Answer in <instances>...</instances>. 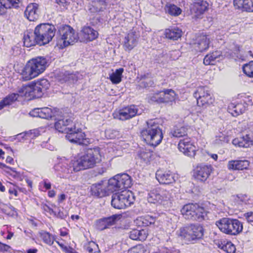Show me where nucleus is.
<instances>
[{
  "instance_id": "1",
  "label": "nucleus",
  "mask_w": 253,
  "mask_h": 253,
  "mask_svg": "<svg viewBox=\"0 0 253 253\" xmlns=\"http://www.w3.org/2000/svg\"><path fill=\"white\" fill-rule=\"evenodd\" d=\"M100 157L98 147L89 149L76 160L72 161L71 165L74 167V171L78 172L94 167L96 163L99 161Z\"/></svg>"
},
{
  "instance_id": "2",
  "label": "nucleus",
  "mask_w": 253,
  "mask_h": 253,
  "mask_svg": "<svg viewBox=\"0 0 253 253\" xmlns=\"http://www.w3.org/2000/svg\"><path fill=\"white\" fill-rule=\"evenodd\" d=\"M47 66L46 59L42 56L38 57L29 61L22 72L24 80H31L42 73Z\"/></svg>"
},
{
  "instance_id": "3",
  "label": "nucleus",
  "mask_w": 253,
  "mask_h": 253,
  "mask_svg": "<svg viewBox=\"0 0 253 253\" xmlns=\"http://www.w3.org/2000/svg\"><path fill=\"white\" fill-rule=\"evenodd\" d=\"M155 120H150L147 122V127L141 132V137L149 145L156 146L163 139L162 130Z\"/></svg>"
},
{
  "instance_id": "4",
  "label": "nucleus",
  "mask_w": 253,
  "mask_h": 253,
  "mask_svg": "<svg viewBox=\"0 0 253 253\" xmlns=\"http://www.w3.org/2000/svg\"><path fill=\"white\" fill-rule=\"evenodd\" d=\"M178 237L185 242H191L201 239L204 235V229L199 224H190L181 227L176 232Z\"/></svg>"
},
{
  "instance_id": "5",
  "label": "nucleus",
  "mask_w": 253,
  "mask_h": 253,
  "mask_svg": "<svg viewBox=\"0 0 253 253\" xmlns=\"http://www.w3.org/2000/svg\"><path fill=\"white\" fill-rule=\"evenodd\" d=\"M216 225L223 233L230 235H237L243 230L242 223L237 219L224 217L216 221Z\"/></svg>"
},
{
  "instance_id": "6",
  "label": "nucleus",
  "mask_w": 253,
  "mask_h": 253,
  "mask_svg": "<svg viewBox=\"0 0 253 253\" xmlns=\"http://www.w3.org/2000/svg\"><path fill=\"white\" fill-rule=\"evenodd\" d=\"M181 212L185 218L199 222L205 220L207 216L204 208L196 203L184 205L181 210Z\"/></svg>"
},
{
  "instance_id": "7",
  "label": "nucleus",
  "mask_w": 253,
  "mask_h": 253,
  "mask_svg": "<svg viewBox=\"0 0 253 253\" xmlns=\"http://www.w3.org/2000/svg\"><path fill=\"white\" fill-rule=\"evenodd\" d=\"M55 30V27L49 24H41L36 26L34 32L38 44L42 45L49 43L54 37Z\"/></svg>"
},
{
  "instance_id": "8",
  "label": "nucleus",
  "mask_w": 253,
  "mask_h": 253,
  "mask_svg": "<svg viewBox=\"0 0 253 253\" xmlns=\"http://www.w3.org/2000/svg\"><path fill=\"white\" fill-rule=\"evenodd\" d=\"M134 201L133 193L129 190H124L112 195L111 205L115 209H123L130 206Z\"/></svg>"
},
{
  "instance_id": "9",
  "label": "nucleus",
  "mask_w": 253,
  "mask_h": 253,
  "mask_svg": "<svg viewBox=\"0 0 253 253\" xmlns=\"http://www.w3.org/2000/svg\"><path fill=\"white\" fill-rule=\"evenodd\" d=\"M61 38L58 41V44L63 48L76 42L79 39L78 34L70 26L65 25L59 30Z\"/></svg>"
},
{
  "instance_id": "10",
  "label": "nucleus",
  "mask_w": 253,
  "mask_h": 253,
  "mask_svg": "<svg viewBox=\"0 0 253 253\" xmlns=\"http://www.w3.org/2000/svg\"><path fill=\"white\" fill-rule=\"evenodd\" d=\"M110 189L114 192L130 187L132 180L130 176L126 173L117 174L109 180Z\"/></svg>"
},
{
  "instance_id": "11",
  "label": "nucleus",
  "mask_w": 253,
  "mask_h": 253,
  "mask_svg": "<svg viewBox=\"0 0 253 253\" xmlns=\"http://www.w3.org/2000/svg\"><path fill=\"white\" fill-rule=\"evenodd\" d=\"M66 138L70 142L79 145H87L90 143V139L86 137L85 133L75 125L71 126L66 135Z\"/></svg>"
},
{
  "instance_id": "12",
  "label": "nucleus",
  "mask_w": 253,
  "mask_h": 253,
  "mask_svg": "<svg viewBox=\"0 0 253 253\" xmlns=\"http://www.w3.org/2000/svg\"><path fill=\"white\" fill-rule=\"evenodd\" d=\"M199 106H207L212 104V98L207 86H199L194 93Z\"/></svg>"
},
{
  "instance_id": "13",
  "label": "nucleus",
  "mask_w": 253,
  "mask_h": 253,
  "mask_svg": "<svg viewBox=\"0 0 253 253\" xmlns=\"http://www.w3.org/2000/svg\"><path fill=\"white\" fill-rule=\"evenodd\" d=\"M210 41L208 36L204 33H197L192 36L190 44L197 51L203 52L209 47Z\"/></svg>"
},
{
  "instance_id": "14",
  "label": "nucleus",
  "mask_w": 253,
  "mask_h": 253,
  "mask_svg": "<svg viewBox=\"0 0 253 253\" xmlns=\"http://www.w3.org/2000/svg\"><path fill=\"white\" fill-rule=\"evenodd\" d=\"M173 93L174 91L171 89L150 93L147 96L148 102L150 103L157 104L167 103L173 100Z\"/></svg>"
},
{
  "instance_id": "15",
  "label": "nucleus",
  "mask_w": 253,
  "mask_h": 253,
  "mask_svg": "<svg viewBox=\"0 0 253 253\" xmlns=\"http://www.w3.org/2000/svg\"><path fill=\"white\" fill-rule=\"evenodd\" d=\"M59 114H61V112L59 110H52L48 107L35 108L29 113L30 116L32 117H39L45 119H54Z\"/></svg>"
},
{
  "instance_id": "16",
  "label": "nucleus",
  "mask_w": 253,
  "mask_h": 253,
  "mask_svg": "<svg viewBox=\"0 0 253 253\" xmlns=\"http://www.w3.org/2000/svg\"><path fill=\"white\" fill-rule=\"evenodd\" d=\"M109 180L108 181H100L92 184L90 187V193L92 195L97 197H103L108 195L110 192H113L110 189Z\"/></svg>"
},
{
  "instance_id": "17",
  "label": "nucleus",
  "mask_w": 253,
  "mask_h": 253,
  "mask_svg": "<svg viewBox=\"0 0 253 253\" xmlns=\"http://www.w3.org/2000/svg\"><path fill=\"white\" fill-rule=\"evenodd\" d=\"M178 149L185 155L190 157H194L196 154V147L188 136L179 140Z\"/></svg>"
},
{
  "instance_id": "18",
  "label": "nucleus",
  "mask_w": 253,
  "mask_h": 253,
  "mask_svg": "<svg viewBox=\"0 0 253 253\" xmlns=\"http://www.w3.org/2000/svg\"><path fill=\"white\" fill-rule=\"evenodd\" d=\"M137 108L135 105H130L120 110L114 117L120 120L125 121L132 118L137 113Z\"/></svg>"
},
{
  "instance_id": "19",
  "label": "nucleus",
  "mask_w": 253,
  "mask_h": 253,
  "mask_svg": "<svg viewBox=\"0 0 253 253\" xmlns=\"http://www.w3.org/2000/svg\"><path fill=\"white\" fill-rule=\"evenodd\" d=\"M139 35L134 30L130 31L125 37L124 47L125 50L130 51L136 46Z\"/></svg>"
},
{
  "instance_id": "20",
  "label": "nucleus",
  "mask_w": 253,
  "mask_h": 253,
  "mask_svg": "<svg viewBox=\"0 0 253 253\" xmlns=\"http://www.w3.org/2000/svg\"><path fill=\"white\" fill-rule=\"evenodd\" d=\"M209 4L205 0H197L191 6V11L194 16L200 18L208 9Z\"/></svg>"
},
{
  "instance_id": "21",
  "label": "nucleus",
  "mask_w": 253,
  "mask_h": 253,
  "mask_svg": "<svg viewBox=\"0 0 253 253\" xmlns=\"http://www.w3.org/2000/svg\"><path fill=\"white\" fill-rule=\"evenodd\" d=\"M211 170V166L200 165L195 169L193 176L197 180L204 182L209 176Z\"/></svg>"
},
{
  "instance_id": "22",
  "label": "nucleus",
  "mask_w": 253,
  "mask_h": 253,
  "mask_svg": "<svg viewBox=\"0 0 253 253\" xmlns=\"http://www.w3.org/2000/svg\"><path fill=\"white\" fill-rule=\"evenodd\" d=\"M62 117L61 114H59L58 116H56L54 119L55 120H57L55 123V128L59 132L67 134L71 128V126H69L72 121L69 119L61 118Z\"/></svg>"
},
{
  "instance_id": "23",
  "label": "nucleus",
  "mask_w": 253,
  "mask_h": 253,
  "mask_svg": "<svg viewBox=\"0 0 253 253\" xmlns=\"http://www.w3.org/2000/svg\"><path fill=\"white\" fill-rule=\"evenodd\" d=\"M232 143L239 147H250L253 145V133L250 132L241 137L236 138L233 140Z\"/></svg>"
},
{
  "instance_id": "24",
  "label": "nucleus",
  "mask_w": 253,
  "mask_h": 253,
  "mask_svg": "<svg viewBox=\"0 0 253 253\" xmlns=\"http://www.w3.org/2000/svg\"><path fill=\"white\" fill-rule=\"evenodd\" d=\"M25 94L31 98H39L42 96L43 92L35 82L31 83L24 87Z\"/></svg>"
},
{
  "instance_id": "25",
  "label": "nucleus",
  "mask_w": 253,
  "mask_h": 253,
  "mask_svg": "<svg viewBox=\"0 0 253 253\" xmlns=\"http://www.w3.org/2000/svg\"><path fill=\"white\" fill-rule=\"evenodd\" d=\"M25 17L30 21H34L39 17L38 4L31 3L28 4L24 12Z\"/></svg>"
},
{
  "instance_id": "26",
  "label": "nucleus",
  "mask_w": 253,
  "mask_h": 253,
  "mask_svg": "<svg viewBox=\"0 0 253 253\" xmlns=\"http://www.w3.org/2000/svg\"><path fill=\"white\" fill-rule=\"evenodd\" d=\"M82 38L84 42L92 41L98 37V32L90 26H85L82 30Z\"/></svg>"
},
{
  "instance_id": "27",
  "label": "nucleus",
  "mask_w": 253,
  "mask_h": 253,
  "mask_svg": "<svg viewBox=\"0 0 253 253\" xmlns=\"http://www.w3.org/2000/svg\"><path fill=\"white\" fill-rule=\"evenodd\" d=\"M156 177L160 183L168 184L172 182L174 176L169 171L159 169L156 173Z\"/></svg>"
},
{
  "instance_id": "28",
  "label": "nucleus",
  "mask_w": 253,
  "mask_h": 253,
  "mask_svg": "<svg viewBox=\"0 0 253 253\" xmlns=\"http://www.w3.org/2000/svg\"><path fill=\"white\" fill-rule=\"evenodd\" d=\"M236 8L249 12H253V0H234Z\"/></svg>"
},
{
  "instance_id": "29",
  "label": "nucleus",
  "mask_w": 253,
  "mask_h": 253,
  "mask_svg": "<svg viewBox=\"0 0 253 253\" xmlns=\"http://www.w3.org/2000/svg\"><path fill=\"white\" fill-rule=\"evenodd\" d=\"M250 162L247 160H232L228 162V168L233 170H243L249 166Z\"/></svg>"
},
{
  "instance_id": "30",
  "label": "nucleus",
  "mask_w": 253,
  "mask_h": 253,
  "mask_svg": "<svg viewBox=\"0 0 253 253\" xmlns=\"http://www.w3.org/2000/svg\"><path fill=\"white\" fill-rule=\"evenodd\" d=\"M221 56L222 52L220 51H214L205 56L203 63L205 65H214Z\"/></svg>"
},
{
  "instance_id": "31",
  "label": "nucleus",
  "mask_w": 253,
  "mask_h": 253,
  "mask_svg": "<svg viewBox=\"0 0 253 253\" xmlns=\"http://www.w3.org/2000/svg\"><path fill=\"white\" fill-rule=\"evenodd\" d=\"M24 45L26 47H31L36 44H38V41L37 38L36 37L35 32H27L25 34L23 37Z\"/></svg>"
},
{
  "instance_id": "32",
  "label": "nucleus",
  "mask_w": 253,
  "mask_h": 253,
  "mask_svg": "<svg viewBox=\"0 0 253 253\" xmlns=\"http://www.w3.org/2000/svg\"><path fill=\"white\" fill-rule=\"evenodd\" d=\"M228 111L233 116H237L242 114L246 110V107L242 103H231L228 106Z\"/></svg>"
},
{
  "instance_id": "33",
  "label": "nucleus",
  "mask_w": 253,
  "mask_h": 253,
  "mask_svg": "<svg viewBox=\"0 0 253 253\" xmlns=\"http://www.w3.org/2000/svg\"><path fill=\"white\" fill-rule=\"evenodd\" d=\"M129 238L133 240H145L147 237L146 231L144 230L133 229L129 232Z\"/></svg>"
},
{
  "instance_id": "34",
  "label": "nucleus",
  "mask_w": 253,
  "mask_h": 253,
  "mask_svg": "<svg viewBox=\"0 0 253 253\" xmlns=\"http://www.w3.org/2000/svg\"><path fill=\"white\" fill-rule=\"evenodd\" d=\"M0 168L3 169L4 171L9 175L11 176L15 179L20 180H22V176L19 172L14 170V169L7 166L4 164L0 162Z\"/></svg>"
},
{
  "instance_id": "35",
  "label": "nucleus",
  "mask_w": 253,
  "mask_h": 253,
  "mask_svg": "<svg viewBox=\"0 0 253 253\" xmlns=\"http://www.w3.org/2000/svg\"><path fill=\"white\" fill-rule=\"evenodd\" d=\"M161 190L159 189H154L150 191L148 195V201L151 203H156L162 199V196L161 195Z\"/></svg>"
},
{
  "instance_id": "36",
  "label": "nucleus",
  "mask_w": 253,
  "mask_h": 253,
  "mask_svg": "<svg viewBox=\"0 0 253 253\" xmlns=\"http://www.w3.org/2000/svg\"><path fill=\"white\" fill-rule=\"evenodd\" d=\"M152 155V152L146 149H142L138 153V158L143 164L147 165L150 162Z\"/></svg>"
},
{
  "instance_id": "37",
  "label": "nucleus",
  "mask_w": 253,
  "mask_h": 253,
  "mask_svg": "<svg viewBox=\"0 0 253 253\" xmlns=\"http://www.w3.org/2000/svg\"><path fill=\"white\" fill-rule=\"evenodd\" d=\"M19 96L18 93H11L5 97L3 99L0 101V110L4 107L11 104L13 102L16 101Z\"/></svg>"
},
{
  "instance_id": "38",
  "label": "nucleus",
  "mask_w": 253,
  "mask_h": 253,
  "mask_svg": "<svg viewBox=\"0 0 253 253\" xmlns=\"http://www.w3.org/2000/svg\"><path fill=\"white\" fill-rule=\"evenodd\" d=\"M124 72V69L120 68L117 69L115 72L110 75L109 79L114 84H117L122 81V74Z\"/></svg>"
},
{
  "instance_id": "39",
  "label": "nucleus",
  "mask_w": 253,
  "mask_h": 253,
  "mask_svg": "<svg viewBox=\"0 0 253 253\" xmlns=\"http://www.w3.org/2000/svg\"><path fill=\"white\" fill-rule=\"evenodd\" d=\"M60 77H59L58 80L61 82H70L74 83L75 81H77V77L75 75L73 74H69L67 72H65V73H60Z\"/></svg>"
},
{
  "instance_id": "40",
  "label": "nucleus",
  "mask_w": 253,
  "mask_h": 253,
  "mask_svg": "<svg viewBox=\"0 0 253 253\" xmlns=\"http://www.w3.org/2000/svg\"><path fill=\"white\" fill-rule=\"evenodd\" d=\"M56 169L58 170H60L65 174H69L72 173L73 172H75L74 167H72L71 162L70 163L69 166L66 164H60L56 166Z\"/></svg>"
},
{
  "instance_id": "41",
  "label": "nucleus",
  "mask_w": 253,
  "mask_h": 253,
  "mask_svg": "<svg viewBox=\"0 0 253 253\" xmlns=\"http://www.w3.org/2000/svg\"><path fill=\"white\" fill-rule=\"evenodd\" d=\"M21 0H0V5L6 8L17 7Z\"/></svg>"
},
{
  "instance_id": "42",
  "label": "nucleus",
  "mask_w": 253,
  "mask_h": 253,
  "mask_svg": "<svg viewBox=\"0 0 253 253\" xmlns=\"http://www.w3.org/2000/svg\"><path fill=\"white\" fill-rule=\"evenodd\" d=\"M122 217L121 214H114L108 217L104 218L106 223L109 228L110 226L114 225Z\"/></svg>"
},
{
  "instance_id": "43",
  "label": "nucleus",
  "mask_w": 253,
  "mask_h": 253,
  "mask_svg": "<svg viewBox=\"0 0 253 253\" xmlns=\"http://www.w3.org/2000/svg\"><path fill=\"white\" fill-rule=\"evenodd\" d=\"M122 217L121 214H114L108 217L104 218L106 223L109 228L110 226L114 225Z\"/></svg>"
},
{
  "instance_id": "44",
  "label": "nucleus",
  "mask_w": 253,
  "mask_h": 253,
  "mask_svg": "<svg viewBox=\"0 0 253 253\" xmlns=\"http://www.w3.org/2000/svg\"><path fill=\"white\" fill-rule=\"evenodd\" d=\"M243 71L247 76L253 78V61L244 64L243 66Z\"/></svg>"
},
{
  "instance_id": "45",
  "label": "nucleus",
  "mask_w": 253,
  "mask_h": 253,
  "mask_svg": "<svg viewBox=\"0 0 253 253\" xmlns=\"http://www.w3.org/2000/svg\"><path fill=\"white\" fill-rule=\"evenodd\" d=\"M35 83L41 88L43 92L46 90L50 85L49 82L45 79L38 80Z\"/></svg>"
},
{
  "instance_id": "46",
  "label": "nucleus",
  "mask_w": 253,
  "mask_h": 253,
  "mask_svg": "<svg viewBox=\"0 0 253 253\" xmlns=\"http://www.w3.org/2000/svg\"><path fill=\"white\" fill-rule=\"evenodd\" d=\"M41 236L45 243L49 245L53 244L54 239L49 233L43 232L41 233Z\"/></svg>"
},
{
  "instance_id": "47",
  "label": "nucleus",
  "mask_w": 253,
  "mask_h": 253,
  "mask_svg": "<svg viewBox=\"0 0 253 253\" xmlns=\"http://www.w3.org/2000/svg\"><path fill=\"white\" fill-rule=\"evenodd\" d=\"M86 250L89 253H94L96 252L99 253L100 250L98 248V245L94 242H89L86 246Z\"/></svg>"
},
{
  "instance_id": "48",
  "label": "nucleus",
  "mask_w": 253,
  "mask_h": 253,
  "mask_svg": "<svg viewBox=\"0 0 253 253\" xmlns=\"http://www.w3.org/2000/svg\"><path fill=\"white\" fill-rule=\"evenodd\" d=\"M223 248V251L226 253H235L236 250L235 245L231 242H225L224 247Z\"/></svg>"
},
{
  "instance_id": "49",
  "label": "nucleus",
  "mask_w": 253,
  "mask_h": 253,
  "mask_svg": "<svg viewBox=\"0 0 253 253\" xmlns=\"http://www.w3.org/2000/svg\"><path fill=\"white\" fill-rule=\"evenodd\" d=\"M47 208L49 210V211H51L52 213H53L55 216L57 217L60 218L61 219H64L67 216V213L66 211H61L58 209V211H54L52 209H51L49 207H47Z\"/></svg>"
},
{
  "instance_id": "50",
  "label": "nucleus",
  "mask_w": 253,
  "mask_h": 253,
  "mask_svg": "<svg viewBox=\"0 0 253 253\" xmlns=\"http://www.w3.org/2000/svg\"><path fill=\"white\" fill-rule=\"evenodd\" d=\"M228 141V137L222 133L219 134L215 137L214 143L215 144H221L222 142H227Z\"/></svg>"
},
{
  "instance_id": "51",
  "label": "nucleus",
  "mask_w": 253,
  "mask_h": 253,
  "mask_svg": "<svg viewBox=\"0 0 253 253\" xmlns=\"http://www.w3.org/2000/svg\"><path fill=\"white\" fill-rule=\"evenodd\" d=\"M186 129L184 127H181L179 129H175V137H181L182 138L187 136Z\"/></svg>"
},
{
  "instance_id": "52",
  "label": "nucleus",
  "mask_w": 253,
  "mask_h": 253,
  "mask_svg": "<svg viewBox=\"0 0 253 253\" xmlns=\"http://www.w3.org/2000/svg\"><path fill=\"white\" fill-rule=\"evenodd\" d=\"M96 226L97 229L100 230H103L108 228L106 223V221L104 218L100 219L97 221Z\"/></svg>"
},
{
  "instance_id": "53",
  "label": "nucleus",
  "mask_w": 253,
  "mask_h": 253,
  "mask_svg": "<svg viewBox=\"0 0 253 253\" xmlns=\"http://www.w3.org/2000/svg\"><path fill=\"white\" fill-rule=\"evenodd\" d=\"M249 198L246 194H239L236 196L235 200L237 202H241V203H247Z\"/></svg>"
},
{
  "instance_id": "54",
  "label": "nucleus",
  "mask_w": 253,
  "mask_h": 253,
  "mask_svg": "<svg viewBox=\"0 0 253 253\" xmlns=\"http://www.w3.org/2000/svg\"><path fill=\"white\" fill-rule=\"evenodd\" d=\"M165 38L173 40L174 38V30L171 29H166L164 33Z\"/></svg>"
},
{
  "instance_id": "55",
  "label": "nucleus",
  "mask_w": 253,
  "mask_h": 253,
  "mask_svg": "<svg viewBox=\"0 0 253 253\" xmlns=\"http://www.w3.org/2000/svg\"><path fill=\"white\" fill-rule=\"evenodd\" d=\"M28 134L29 135L30 139H34L40 135V131L38 129H35L28 131Z\"/></svg>"
},
{
  "instance_id": "56",
  "label": "nucleus",
  "mask_w": 253,
  "mask_h": 253,
  "mask_svg": "<svg viewBox=\"0 0 253 253\" xmlns=\"http://www.w3.org/2000/svg\"><path fill=\"white\" fill-rule=\"evenodd\" d=\"M143 223L145 226H148L151 224H153L155 222V219L151 216H147L145 218L143 219Z\"/></svg>"
},
{
  "instance_id": "57",
  "label": "nucleus",
  "mask_w": 253,
  "mask_h": 253,
  "mask_svg": "<svg viewBox=\"0 0 253 253\" xmlns=\"http://www.w3.org/2000/svg\"><path fill=\"white\" fill-rule=\"evenodd\" d=\"M165 10L167 13H169L171 15H174V4H167Z\"/></svg>"
},
{
  "instance_id": "58",
  "label": "nucleus",
  "mask_w": 253,
  "mask_h": 253,
  "mask_svg": "<svg viewBox=\"0 0 253 253\" xmlns=\"http://www.w3.org/2000/svg\"><path fill=\"white\" fill-rule=\"evenodd\" d=\"M154 82L151 80H147L141 82L140 85L142 87L147 88L153 86Z\"/></svg>"
},
{
  "instance_id": "59",
  "label": "nucleus",
  "mask_w": 253,
  "mask_h": 253,
  "mask_svg": "<svg viewBox=\"0 0 253 253\" xmlns=\"http://www.w3.org/2000/svg\"><path fill=\"white\" fill-rule=\"evenodd\" d=\"M183 34L182 30L177 27H175V41L180 38Z\"/></svg>"
},
{
  "instance_id": "60",
  "label": "nucleus",
  "mask_w": 253,
  "mask_h": 253,
  "mask_svg": "<svg viewBox=\"0 0 253 253\" xmlns=\"http://www.w3.org/2000/svg\"><path fill=\"white\" fill-rule=\"evenodd\" d=\"M138 253H149V251L147 250V247L146 246L143 245H138Z\"/></svg>"
},
{
  "instance_id": "61",
  "label": "nucleus",
  "mask_w": 253,
  "mask_h": 253,
  "mask_svg": "<svg viewBox=\"0 0 253 253\" xmlns=\"http://www.w3.org/2000/svg\"><path fill=\"white\" fill-rule=\"evenodd\" d=\"M59 245L67 253H78L75 250L70 247L64 246L61 244Z\"/></svg>"
},
{
  "instance_id": "62",
  "label": "nucleus",
  "mask_w": 253,
  "mask_h": 253,
  "mask_svg": "<svg viewBox=\"0 0 253 253\" xmlns=\"http://www.w3.org/2000/svg\"><path fill=\"white\" fill-rule=\"evenodd\" d=\"M244 217L248 222H253V211L245 213L244 214Z\"/></svg>"
},
{
  "instance_id": "63",
  "label": "nucleus",
  "mask_w": 253,
  "mask_h": 253,
  "mask_svg": "<svg viewBox=\"0 0 253 253\" xmlns=\"http://www.w3.org/2000/svg\"><path fill=\"white\" fill-rule=\"evenodd\" d=\"M111 133V131L110 130H108L106 132V134L107 135H108L109 137H110V139H114L115 138L116 136H117L118 135H119V133L118 131H116V130H112V133H111V134L110 135V133Z\"/></svg>"
},
{
  "instance_id": "64",
  "label": "nucleus",
  "mask_w": 253,
  "mask_h": 253,
  "mask_svg": "<svg viewBox=\"0 0 253 253\" xmlns=\"http://www.w3.org/2000/svg\"><path fill=\"white\" fill-rule=\"evenodd\" d=\"M8 192L10 195H14L15 197H17L18 196L17 191L14 185L9 187Z\"/></svg>"
}]
</instances>
